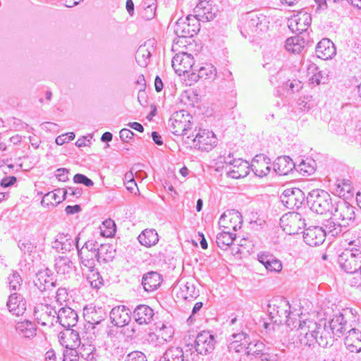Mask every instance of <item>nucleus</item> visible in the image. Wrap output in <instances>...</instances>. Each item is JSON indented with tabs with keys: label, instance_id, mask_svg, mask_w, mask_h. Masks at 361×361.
<instances>
[{
	"label": "nucleus",
	"instance_id": "obj_1",
	"mask_svg": "<svg viewBox=\"0 0 361 361\" xmlns=\"http://www.w3.org/2000/svg\"><path fill=\"white\" fill-rule=\"evenodd\" d=\"M297 336L301 345L314 348L315 345L326 348L332 345L329 329H325L324 321L317 323L301 312L297 320Z\"/></svg>",
	"mask_w": 361,
	"mask_h": 361
},
{
	"label": "nucleus",
	"instance_id": "obj_2",
	"mask_svg": "<svg viewBox=\"0 0 361 361\" xmlns=\"http://www.w3.org/2000/svg\"><path fill=\"white\" fill-rule=\"evenodd\" d=\"M356 208L346 201H335L330 218L324 224L329 234L335 236L355 224Z\"/></svg>",
	"mask_w": 361,
	"mask_h": 361
},
{
	"label": "nucleus",
	"instance_id": "obj_3",
	"mask_svg": "<svg viewBox=\"0 0 361 361\" xmlns=\"http://www.w3.org/2000/svg\"><path fill=\"white\" fill-rule=\"evenodd\" d=\"M267 311L274 323L286 324L291 329L296 328L298 318L301 315L300 309H291L289 302L284 298H273L268 305Z\"/></svg>",
	"mask_w": 361,
	"mask_h": 361
},
{
	"label": "nucleus",
	"instance_id": "obj_4",
	"mask_svg": "<svg viewBox=\"0 0 361 361\" xmlns=\"http://www.w3.org/2000/svg\"><path fill=\"white\" fill-rule=\"evenodd\" d=\"M267 17L256 12H249L241 17L240 32L245 37L264 32L268 27Z\"/></svg>",
	"mask_w": 361,
	"mask_h": 361
},
{
	"label": "nucleus",
	"instance_id": "obj_5",
	"mask_svg": "<svg viewBox=\"0 0 361 361\" xmlns=\"http://www.w3.org/2000/svg\"><path fill=\"white\" fill-rule=\"evenodd\" d=\"M307 202L312 212L327 216H330L335 203L329 193L320 189L312 190L308 195Z\"/></svg>",
	"mask_w": 361,
	"mask_h": 361
},
{
	"label": "nucleus",
	"instance_id": "obj_6",
	"mask_svg": "<svg viewBox=\"0 0 361 361\" xmlns=\"http://www.w3.org/2000/svg\"><path fill=\"white\" fill-rule=\"evenodd\" d=\"M338 263L345 272L352 275L357 273L361 266V250L360 248L345 249L339 255Z\"/></svg>",
	"mask_w": 361,
	"mask_h": 361
},
{
	"label": "nucleus",
	"instance_id": "obj_7",
	"mask_svg": "<svg viewBox=\"0 0 361 361\" xmlns=\"http://www.w3.org/2000/svg\"><path fill=\"white\" fill-rule=\"evenodd\" d=\"M78 237L75 238V246L82 264L87 269H94L96 262H98L97 241L93 240H87L80 249L78 246Z\"/></svg>",
	"mask_w": 361,
	"mask_h": 361
},
{
	"label": "nucleus",
	"instance_id": "obj_8",
	"mask_svg": "<svg viewBox=\"0 0 361 361\" xmlns=\"http://www.w3.org/2000/svg\"><path fill=\"white\" fill-rule=\"evenodd\" d=\"M192 116L186 111L175 112L169 120V128L176 135H185L188 129L191 128Z\"/></svg>",
	"mask_w": 361,
	"mask_h": 361
},
{
	"label": "nucleus",
	"instance_id": "obj_9",
	"mask_svg": "<svg viewBox=\"0 0 361 361\" xmlns=\"http://www.w3.org/2000/svg\"><path fill=\"white\" fill-rule=\"evenodd\" d=\"M280 225L286 233L295 235L305 227V220L299 213L288 212L282 216Z\"/></svg>",
	"mask_w": 361,
	"mask_h": 361
},
{
	"label": "nucleus",
	"instance_id": "obj_10",
	"mask_svg": "<svg viewBox=\"0 0 361 361\" xmlns=\"http://www.w3.org/2000/svg\"><path fill=\"white\" fill-rule=\"evenodd\" d=\"M195 134L192 135L193 147L202 151L211 150L217 144V139L214 133L204 128L195 130Z\"/></svg>",
	"mask_w": 361,
	"mask_h": 361
},
{
	"label": "nucleus",
	"instance_id": "obj_11",
	"mask_svg": "<svg viewBox=\"0 0 361 361\" xmlns=\"http://www.w3.org/2000/svg\"><path fill=\"white\" fill-rule=\"evenodd\" d=\"M57 312L52 305L47 303L37 304L34 310V316L39 324L52 327L56 323Z\"/></svg>",
	"mask_w": 361,
	"mask_h": 361
},
{
	"label": "nucleus",
	"instance_id": "obj_12",
	"mask_svg": "<svg viewBox=\"0 0 361 361\" xmlns=\"http://www.w3.org/2000/svg\"><path fill=\"white\" fill-rule=\"evenodd\" d=\"M305 200L304 192L298 188L285 190L281 196V202L288 209L299 208Z\"/></svg>",
	"mask_w": 361,
	"mask_h": 361
},
{
	"label": "nucleus",
	"instance_id": "obj_13",
	"mask_svg": "<svg viewBox=\"0 0 361 361\" xmlns=\"http://www.w3.org/2000/svg\"><path fill=\"white\" fill-rule=\"evenodd\" d=\"M194 59L191 54L181 52L176 54L172 59V66L179 75L193 71Z\"/></svg>",
	"mask_w": 361,
	"mask_h": 361
},
{
	"label": "nucleus",
	"instance_id": "obj_14",
	"mask_svg": "<svg viewBox=\"0 0 361 361\" xmlns=\"http://www.w3.org/2000/svg\"><path fill=\"white\" fill-rule=\"evenodd\" d=\"M325 324V329H329L331 332V340L332 343L334 340V336L341 337V336L346 331H348L353 327L352 324H348V322L344 319L341 313L334 316L329 322L324 321Z\"/></svg>",
	"mask_w": 361,
	"mask_h": 361
},
{
	"label": "nucleus",
	"instance_id": "obj_15",
	"mask_svg": "<svg viewBox=\"0 0 361 361\" xmlns=\"http://www.w3.org/2000/svg\"><path fill=\"white\" fill-rule=\"evenodd\" d=\"M215 340L209 331H202L197 334L195 341L196 354L207 355L214 349Z\"/></svg>",
	"mask_w": 361,
	"mask_h": 361
},
{
	"label": "nucleus",
	"instance_id": "obj_16",
	"mask_svg": "<svg viewBox=\"0 0 361 361\" xmlns=\"http://www.w3.org/2000/svg\"><path fill=\"white\" fill-rule=\"evenodd\" d=\"M326 233L329 232L326 228L323 229L320 226H310L303 232V240L310 246H318L324 243Z\"/></svg>",
	"mask_w": 361,
	"mask_h": 361
},
{
	"label": "nucleus",
	"instance_id": "obj_17",
	"mask_svg": "<svg viewBox=\"0 0 361 361\" xmlns=\"http://www.w3.org/2000/svg\"><path fill=\"white\" fill-rule=\"evenodd\" d=\"M311 21L310 14L307 12H300L288 20V27L293 32L302 33L307 30Z\"/></svg>",
	"mask_w": 361,
	"mask_h": 361
},
{
	"label": "nucleus",
	"instance_id": "obj_18",
	"mask_svg": "<svg viewBox=\"0 0 361 361\" xmlns=\"http://www.w3.org/2000/svg\"><path fill=\"white\" fill-rule=\"evenodd\" d=\"M242 223V216L240 212L235 210L227 211L224 213L219 220L221 227L229 231L232 228L234 231L240 228Z\"/></svg>",
	"mask_w": 361,
	"mask_h": 361
},
{
	"label": "nucleus",
	"instance_id": "obj_19",
	"mask_svg": "<svg viewBox=\"0 0 361 361\" xmlns=\"http://www.w3.org/2000/svg\"><path fill=\"white\" fill-rule=\"evenodd\" d=\"M188 350L184 353L183 349L179 347L168 348L160 357L159 361H195L197 357L194 353H190V357L188 355Z\"/></svg>",
	"mask_w": 361,
	"mask_h": 361
},
{
	"label": "nucleus",
	"instance_id": "obj_20",
	"mask_svg": "<svg viewBox=\"0 0 361 361\" xmlns=\"http://www.w3.org/2000/svg\"><path fill=\"white\" fill-rule=\"evenodd\" d=\"M78 319V314L74 310L65 307L59 310L56 323H59L65 329H69L76 325Z\"/></svg>",
	"mask_w": 361,
	"mask_h": 361
},
{
	"label": "nucleus",
	"instance_id": "obj_21",
	"mask_svg": "<svg viewBox=\"0 0 361 361\" xmlns=\"http://www.w3.org/2000/svg\"><path fill=\"white\" fill-rule=\"evenodd\" d=\"M271 161L264 154L256 155L252 160L251 169L259 177H264L271 171Z\"/></svg>",
	"mask_w": 361,
	"mask_h": 361
},
{
	"label": "nucleus",
	"instance_id": "obj_22",
	"mask_svg": "<svg viewBox=\"0 0 361 361\" xmlns=\"http://www.w3.org/2000/svg\"><path fill=\"white\" fill-rule=\"evenodd\" d=\"M59 341L66 349L77 348L81 343L78 331L71 328L65 329L59 333Z\"/></svg>",
	"mask_w": 361,
	"mask_h": 361
},
{
	"label": "nucleus",
	"instance_id": "obj_23",
	"mask_svg": "<svg viewBox=\"0 0 361 361\" xmlns=\"http://www.w3.org/2000/svg\"><path fill=\"white\" fill-rule=\"evenodd\" d=\"M34 283L40 291H46L56 286V280L51 271L46 269L37 273Z\"/></svg>",
	"mask_w": 361,
	"mask_h": 361
},
{
	"label": "nucleus",
	"instance_id": "obj_24",
	"mask_svg": "<svg viewBox=\"0 0 361 361\" xmlns=\"http://www.w3.org/2000/svg\"><path fill=\"white\" fill-rule=\"evenodd\" d=\"M110 318L114 325L123 327L130 321V311L123 305L115 307L110 312Z\"/></svg>",
	"mask_w": 361,
	"mask_h": 361
},
{
	"label": "nucleus",
	"instance_id": "obj_25",
	"mask_svg": "<svg viewBox=\"0 0 361 361\" xmlns=\"http://www.w3.org/2000/svg\"><path fill=\"white\" fill-rule=\"evenodd\" d=\"M194 11L201 20L209 21L216 17L218 9L210 1L204 0L200 1Z\"/></svg>",
	"mask_w": 361,
	"mask_h": 361
},
{
	"label": "nucleus",
	"instance_id": "obj_26",
	"mask_svg": "<svg viewBox=\"0 0 361 361\" xmlns=\"http://www.w3.org/2000/svg\"><path fill=\"white\" fill-rule=\"evenodd\" d=\"M250 341V336L244 332L233 334L228 339V348L229 351L239 353L246 349Z\"/></svg>",
	"mask_w": 361,
	"mask_h": 361
},
{
	"label": "nucleus",
	"instance_id": "obj_27",
	"mask_svg": "<svg viewBox=\"0 0 361 361\" xmlns=\"http://www.w3.org/2000/svg\"><path fill=\"white\" fill-rule=\"evenodd\" d=\"M344 343L346 348L352 353L361 351V331L352 327L348 331Z\"/></svg>",
	"mask_w": 361,
	"mask_h": 361
},
{
	"label": "nucleus",
	"instance_id": "obj_28",
	"mask_svg": "<svg viewBox=\"0 0 361 361\" xmlns=\"http://www.w3.org/2000/svg\"><path fill=\"white\" fill-rule=\"evenodd\" d=\"M257 259L266 269L270 272L279 274L283 269L281 261L272 255L266 253L258 254Z\"/></svg>",
	"mask_w": 361,
	"mask_h": 361
},
{
	"label": "nucleus",
	"instance_id": "obj_29",
	"mask_svg": "<svg viewBox=\"0 0 361 361\" xmlns=\"http://www.w3.org/2000/svg\"><path fill=\"white\" fill-rule=\"evenodd\" d=\"M73 239L68 234L59 233L52 242V247L57 252L66 253L70 252L75 245Z\"/></svg>",
	"mask_w": 361,
	"mask_h": 361
},
{
	"label": "nucleus",
	"instance_id": "obj_30",
	"mask_svg": "<svg viewBox=\"0 0 361 361\" xmlns=\"http://www.w3.org/2000/svg\"><path fill=\"white\" fill-rule=\"evenodd\" d=\"M153 310L146 305H140L133 311L135 321L142 325L148 324L152 322L154 316Z\"/></svg>",
	"mask_w": 361,
	"mask_h": 361
},
{
	"label": "nucleus",
	"instance_id": "obj_31",
	"mask_svg": "<svg viewBox=\"0 0 361 361\" xmlns=\"http://www.w3.org/2000/svg\"><path fill=\"white\" fill-rule=\"evenodd\" d=\"M8 311L16 316L23 315L26 310L25 301L23 297L17 293L11 294L7 302Z\"/></svg>",
	"mask_w": 361,
	"mask_h": 361
},
{
	"label": "nucleus",
	"instance_id": "obj_32",
	"mask_svg": "<svg viewBox=\"0 0 361 361\" xmlns=\"http://www.w3.org/2000/svg\"><path fill=\"white\" fill-rule=\"evenodd\" d=\"M232 164L233 166H231V169L227 171L228 177L238 179L248 175L250 165L247 161L238 159V160L233 161Z\"/></svg>",
	"mask_w": 361,
	"mask_h": 361
},
{
	"label": "nucleus",
	"instance_id": "obj_33",
	"mask_svg": "<svg viewBox=\"0 0 361 361\" xmlns=\"http://www.w3.org/2000/svg\"><path fill=\"white\" fill-rule=\"evenodd\" d=\"M316 53L319 58L327 60L334 56L336 51L334 44L330 39H323L317 44Z\"/></svg>",
	"mask_w": 361,
	"mask_h": 361
},
{
	"label": "nucleus",
	"instance_id": "obj_34",
	"mask_svg": "<svg viewBox=\"0 0 361 361\" xmlns=\"http://www.w3.org/2000/svg\"><path fill=\"white\" fill-rule=\"evenodd\" d=\"M54 267L56 273L62 276H70L75 270L72 261L66 256H59L56 258Z\"/></svg>",
	"mask_w": 361,
	"mask_h": 361
},
{
	"label": "nucleus",
	"instance_id": "obj_35",
	"mask_svg": "<svg viewBox=\"0 0 361 361\" xmlns=\"http://www.w3.org/2000/svg\"><path fill=\"white\" fill-rule=\"evenodd\" d=\"M153 51L154 47L151 42L140 45L135 54V60L138 65L142 67L147 66Z\"/></svg>",
	"mask_w": 361,
	"mask_h": 361
},
{
	"label": "nucleus",
	"instance_id": "obj_36",
	"mask_svg": "<svg viewBox=\"0 0 361 361\" xmlns=\"http://www.w3.org/2000/svg\"><path fill=\"white\" fill-rule=\"evenodd\" d=\"M294 167L293 160L288 156L279 157L273 164L274 171L281 176L287 175Z\"/></svg>",
	"mask_w": 361,
	"mask_h": 361
},
{
	"label": "nucleus",
	"instance_id": "obj_37",
	"mask_svg": "<svg viewBox=\"0 0 361 361\" xmlns=\"http://www.w3.org/2000/svg\"><path fill=\"white\" fill-rule=\"evenodd\" d=\"M68 193V191L63 189H59L56 190L55 192H48L43 197L41 204L46 207H49L50 205H57L65 199V196Z\"/></svg>",
	"mask_w": 361,
	"mask_h": 361
},
{
	"label": "nucleus",
	"instance_id": "obj_38",
	"mask_svg": "<svg viewBox=\"0 0 361 361\" xmlns=\"http://www.w3.org/2000/svg\"><path fill=\"white\" fill-rule=\"evenodd\" d=\"M161 281V276L159 273L150 271L143 276L142 284L146 291L152 292L160 286Z\"/></svg>",
	"mask_w": 361,
	"mask_h": 361
},
{
	"label": "nucleus",
	"instance_id": "obj_39",
	"mask_svg": "<svg viewBox=\"0 0 361 361\" xmlns=\"http://www.w3.org/2000/svg\"><path fill=\"white\" fill-rule=\"evenodd\" d=\"M85 320L91 324H98L104 319L105 313L102 308L96 309L94 307L84 309Z\"/></svg>",
	"mask_w": 361,
	"mask_h": 361
},
{
	"label": "nucleus",
	"instance_id": "obj_40",
	"mask_svg": "<svg viewBox=\"0 0 361 361\" xmlns=\"http://www.w3.org/2000/svg\"><path fill=\"white\" fill-rule=\"evenodd\" d=\"M15 328L18 334L25 338H31L36 336L35 326L28 320L17 322Z\"/></svg>",
	"mask_w": 361,
	"mask_h": 361
},
{
	"label": "nucleus",
	"instance_id": "obj_41",
	"mask_svg": "<svg viewBox=\"0 0 361 361\" xmlns=\"http://www.w3.org/2000/svg\"><path fill=\"white\" fill-rule=\"evenodd\" d=\"M97 254L99 262H107L114 257L115 250L109 244H102L99 246L97 242Z\"/></svg>",
	"mask_w": 361,
	"mask_h": 361
},
{
	"label": "nucleus",
	"instance_id": "obj_42",
	"mask_svg": "<svg viewBox=\"0 0 361 361\" xmlns=\"http://www.w3.org/2000/svg\"><path fill=\"white\" fill-rule=\"evenodd\" d=\"M138 240L141 245L149 247L158 243L159 237L154 229H145L139 235Z\"/></svg>",
	"mask_w": 361,
	"mask_h": 361
},
{
	"label": "nucleus",
	"instance_id": "obj_43",
	"mask_svg": "<svg viewBox=\"0 0 361 361\" xmlns=\"http://www.w3.org/2000/svg\"><path fill=\"white\" fill-rule=\"evenodd\" d=\"M305 46V41L299 36L289 37L286 41L285 47L289 52L300 54Z\"/></svg>",
	"mask_w": 361,
	"mask_h": 361
},
{
	"label": "nucleus",
	"instance_id": "obj_44",
	"mask_svg": "<svg viewBox=\"0 0 361 361\" xmlns=\"http://www.w3.org/2000/svg\"><path fill=\"white\" fill-rule=\"evenodd\" d=\"M235 238V233H231L228 229H225L216 235V242L218 247L221 249H226L233 243Z\"/></svg>",
	"mask_w": 361,
	"mask_h": 361
},
{
	"label": "nucleus",
	"instance_id": "obj_45",
	"mask_svg": "<svg viewBox=\"0 0 361 361\" xmlns=\"http://www.w3.org/2000/svg\"><path fill=\"white\" fill-rule=\"evenodd\" d=\"M174 33L178 37H192L196 33L192 30V28L185 23V21L180 18L176 22L174 26Z\"/></svg>",
	"mask_w": 361,
	"mask_h": 361
},
{
	"label": "nucleus",
	"instance_id": "obj_46",
	"mask_svg": "<svg viewBox=\"0 0 361 361\" xmlns=\"http://www.w3.org/2000/svg\"><path fill=\"white\" fill-rule=\"evenodd\" d=\"M265 345L261 341L252 342L250 341L246 347V354L247 355H254L256 357H262V355H266L264 353Z\"/></svg>",
	"mask_w": 361,
	"mask_h": 361
},
{
	"label": "nucleus",
	"instance_id": "obj_47",
	"mask_svg": "<svg viewBox=\"0 0 361 361\" xmlns=\"http://www.w3.org/2000/svg\"><path fill=\"white\" fill-rule=\"evenodd\" d=\"M178 294L185 300L195 298L198 295L194 285L190 282L180 285V292Z\"/></svg>",
	"mask_w": 361,
	"mask_h": 361
},
{
	"label": "nucleus",
	"instance_id": "obj_48",
	"mask_svg": "<svg viewBox=\"0 0 361 361\" xmlns=\"http://www.w3.org/2000/svg\"><path fill=\"white\" fill-rule=\"evenodd\" d=\"M216 75V68L212 64H206L199 68L197 77L204 79H214Z\"/></svg>",
	"mask_w": 361,
	"mask_h": 361
},
{
	"label": "nucleus",
	"instance_id": "obj_49",
	"mask_svg": "<svg viewBox=\"0 0 361 361\" xmlns=\"http://www.w3.org/2000/svg\"><path fill=\"white\" fill-rule=\"evenodd\" d=\"M115 223L113 220L109 219L103 221L102 226L100 227L101 234L106 237H111L115 233Z\"/></svg>",
	"mask_w": 361,
	"mask_h": 361
},
{
	"label": "nucleus",
	"instance_id": "obj_50",
	"mask_svg": "<svg viewBox=\"0 0 361 361\" xmlns=\"http://www.w3.org/2000/svg\"><path fill=\"white\" fill-rule=\"evenodd\" d=\"M90 274L87 275V280L90 285L94 288H99L102 284V279L98 271H95L94 269H88Z\"/></svg>",
	"mask_w": 361,
	"mask_h": 361
},
{
	"label": "nucleus",
	"instance_id": "obj_51",
	"mask_svg": "<svg viewBox=\"0 0 361 361\" xmlns=\"http://www.w3.org/2000/svg\"><path fill=\"white\" fill-rule=\"evenodd\" d=\"M336 185L335 191L338 196H345L346 193L351 192L352 186L349 180H338Z\"/></svg>",
	"mask_w": 361,
	"mask_h": 361
},
{
	"label": "nucleus",
	"instance_id": "obj_52",
	"mask_svg": "<svg viewBox=\"0 0 361 361\" xmlns=\"http://www.w3.org/2000/svg\"><path fill=\"white\" fill-rule=\"evenodd\" d=\"M8 283L11 290H18L20 288L22 279L16 271H13L8 277Z\"/></svg>",
	"mask_w": 361,
	"mask_h": 361
},
{
	"label": "nucleus",
	"instance_id": "obj_53",
	"mask_svg": "<svg viewBox=\"0 0 361 361\" xmlns=\"http://www.w3.org/2000/svg\"><path fill=\"white\" fill-rule=\"evenodd\" d=\"M199 17L196 16L192 15H188L185 18H183V19L185 21L188 25L192 28V30L197 34L200 28V23L199 20H201L200 18H198Z\"/></svg>",
	"mask_w": 361,
	"mask_h": 361
},
{
	"label": "nucleus",
	"instance_id": "obj_54",
	"mask_svg": "<svg viewBox=\"0 0 361 361\" xmlns=\"http://www.w3.org/2000/svg\"><path fill=\"white\" fill-rule=\"evenodd\" d=\"M344 319L348 322V324H352L354 327L355 324L358 321V317L357 311L353 309H346L341 312Z\"/></svg>",
	"mask_w": 361,
	"mask_h": 361
},
{
	"label": "nucleus",
	"instance_id": "obj_55",
	"mask_svg": "<svg viewBox=\"0 0 361 361\" xmlns=\"http://www.w3.org/2000/svg\"><path fill=\"white\" fill-rule=\"evenodd\" d=\"M348 281L351 287L361 292V266L360 267L359 271L351 275Z\"/></svg>",
	"mask_w": 361,
	"mask_h": 361
},
{
	"label": "nucleus",
	"instance_id": "obj_56",
	"mask_svg": "<svg viewBox=\"0 0 361 361\" xmlns=\"http://www.w3.org/2000/svg\"><path fill=\"white\" fill-rule=\"evenodd\" d=\"M173 334V330L171 326L163 325L162 327L158 331L157 336L164 341H168Z\"/></svg>",
	"mask_w": 361,
	"mask_h": 361
},
{
	"label": "nucleus",
	"instance_id": "obj_57",
	"mask_svg": "<svg viewBox=\"0 0 361 361\" xmlns=\"http://www.w3.org/2000/svg\"><path fill=\"white\" fill-rule=\"evenodd\" d=\"M124 361H147L146 355L141 351L135 350L128 353Z\"/></svg>",
	"mask_w": 361,
	"mask_h": 361
},
{
	"label": "nucleus",
	"instance_id": "obj_58",
	"mask_svg": "<svg viewBox=\"0 0 361 361\" xmlns=\"http://www.w3.org/2000/svg\"><path fill=\"white\" fill-rule=\"evenodd\" d=\"M299 170L304 174L310 175L314 172V166L307 161H302L298 166Z\"/></svg>",
	"mask_w": 361,
	"mask_h": 361
},
{
	"label": "nucleus",
	"instance_id": "obj_59",
	"mask_svg": "<svg viewBox=\"0 0 361 361\" xmlns=\"http://www.w3.org/2000/svg\"><path fill=\"white\" fill-rule=\"evenodd\" d=\"M73 181L75 183H82L88 187L92 186L94 185V183L92 180L88 178L85 175L80 173H78L74 176Z\"/></svg>",
	"mask_w": 361,
	"mask_h": 361
},
{
	"label": "nucleus",
	"instance_id": "obj_60",
	"mask_svg": "<svg viewBox=\"0 0 361 361\" xmlns=\"http://www.w3.org/2000/svg\"><path fill=\"white\" fill-rule=\"evenodd\" d=\"M63 361H78L76 348L66 349L63 352Z\"/></svg>",
	"mask_w": 361,
	"mask_h": 361
},
{
	"label": "nucleus",
	"instance_id": "obj_61",
	"mask_svg": "<svg viewBox=\"0 0 361 361\" xmlns=\"http://www.w3.org/2000/svg\"><path fill=\"white\" fill-rule=\"evenodd\" d=\"M68 294L67 290L65 288H58L56 293V300L60 305H62L63 302H66L68 300Z\"/></svg>",
	"mask_w": 361,
	"mask_h": 361
},
{
	"label": "nucleus",
	"instance_id": "obj_62",
	"mask_svg": "<svg viewBox=\"0 0 361 361\" xmlns=\"http://www.w3.org/2000/svg\"><path fill=\"white\" fill-rule=\"evenodd\" d=\"M75 137V134L73 133H68L61 135L58 136L56 138V143L59 145H62L64 143L73 140Z\"/></svg>",
	"mask_w": 361,
	"mask_h": 361
},
{
	"label": "nucleus",
	"instance_id": "obj_63",
	"mask_svg": "<svg viewBox=\"0 0 361 361\" xmlns=\"http://www.w3.org/2000/svg\"><path fill=\"white\" fill-rule=\"evenodd\" d=\"M157 6H152V7H142L143 11L142 13V16L145 20H151L155 16V11H156Z\"/></svg>",
	"mask_w": 361,
	"mask_h": 361
},
{
	"label": "nucleus",
	"instance_id": "obj_64",
	"mask_svg": "<svg viewBox=\"0 0 361 361\" xmlns=\"http://www.w3.org/2000/svg\"><path fill=\"white\" fill-rule=\"evenodd\" d=\"M119 135L122 141L127 142L133 138L134 133L129 129L123 128L120 130Z\"/></svg>",
	"mask_w": 361,
	"mask_h": 361
}]
</instances>
